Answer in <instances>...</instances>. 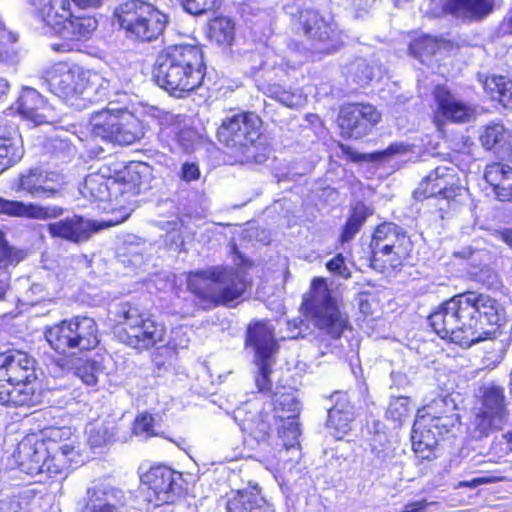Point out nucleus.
<instances>
[{
  "instance_id": "nucleus-1",
  "label": "nucleus",
  "mask_w": 512,
  "mask_h": 512,
  "mask_svg": "<svg viewBox=\"0 0 512 512\" xmlns=\"http://www.w3.org/2000/svg\"><path fill=\"white\" fill-rule=\"evenodd\" d=\"M347 322H253L247 326L245 346L255 353L254 363L257 367L255 384L259 392H270L272 368L276 363L279 342L286 339L305 338L312 329L329 334L332 338L340 337Z\"/></svg>"
},
{
  "instance_id": "nucleus-2",
  "label": "nucleus",
  "mask_w": 512,
  "mask_h": 512,
  "mask_svg": "<svg viewBox=\"0 0 512 512\" xmlns=\"http://www.w3.org/2000/svg\"><path fill=\"white\" fill-rule=\"evenodd\" d=\"M72 3L81 10L98 9L102 0H30L31 13L50 36L61 40L51 45L55 52H71L90 40L98 28L91 14H76Z\"/></svg>"
},
{
  "instance_id": "nucleus-3",
  "label": "nucleus",
  "mask_w": 512,
  "mask_h": 512,
  "mask_svg": "<svg viewBox=\"0 0 512 512\" xmlns=\"http://www.w3.org/2000/svg\"><path fill=\"white\" fill-rule=\"evenodd\" d=\"M207 73L204 53L196 44H170L156 55L152 77L170 96L185 99L196 93Z\"/></svg>"
},
{
  "instance_id": "nucleus-4",
  "label": "nucleus",
  "mask_w": 512,
  "mask_h": 512,
  "mask_svg": "<svg viewBox=\"0 0 512 512\" xmlns=\"http://www.w3.org/2000/svg\"><path fill=\"white\" fill-rule=\"evenodd\" d=\"M150 166L142 161H130L112 176L89 174L84 179V196L108 212L127 211L149 173Z\"/></svg>"
},
{
  "instance_id": "nucleus-5",
  "label": "nucleus",
  "mask_w": 512,
  "mask_h": 512,
  "mask_svg": "<svg viewBox=\"0 0 512 512\" xmlns=\"http://www.w3.org/2000/svg\"><path fill=\"white\" fill-rule=\"evenodd\" d=\"M36 361L26 352L0 353V404L34 406L41 401Z\"/></svg>"
},
{
  "instance_id": "nucleus-6",
  "label": "nucleus",
  "mask_w": 512,
  "mask_h": 512,
  "mask_svg": "<svg viewBox=\"0 0 512 512\" xmlns=\"http://www.w3.org/2000/svg\"><path fill=\"white\" fill-rule=\"evenodd\" d=\"M215 136L221 146L239 157L241 164L254 159L253 150L266 142L263 119L251 110L226 115L216 128Z\"/></svg>"
},
{
  "instance_id": "nucleus-7",
  "label": "nucleus",
  "mask_w": 512,
  "mask_h": 512,
  "mask_svg": "<svg viewBox=\"0 0 512 512\" xmlns=\"http://www.w3.org/2000/svg\"><path fill=\"white\" fill-rule=\"evenodd\" d=\"M294 34L303 37L313 53L329 55L343 45V32L333 17L314 7H300L290 16Z\"/></svg>"
},
{
  "instance_id": "nucleus-8",
  "label": "nucleus",
  "mask_w": 512,
  "mask_h": 512,
  "mask_svg": "<svg viewBox=\"0 0 512 512\" xmlns=\"http://www.w3.org/2000/svg\"><path fill=\"white\" fill-rule=\"evenodd\" d=\"M413 242L407 232L392 222H383L371 234L370 266L380 272L400 270L411 258Z\"/></svg>"
},
{
  "instance_id": "nucleus-9",
  "label": "nucleus",
  "mask_w": 512,
  "mask_h": 512,
  "mask_svg": "<svg viewBox=\"0 0 512 512\" xmlns=\"http://www.w3.org/2000/svg\"><path fill=\"white\" fill-rule=\"evenodd\" d=\"M114 17L129 37L150 42L161 36L168 23V17L147 0H126L120 3Z\"/></svg>"
},
{
  "instance_id": "nucleus-10",
  "label": "nucleus",
  "mask_w": 512,
  "mask_h": 512,
  "mask_svg": "<svg viewBox=\"0 0 512 512\" xmlns=\"http://www.w3.org/2000/svg\"><path fill=\"white\" fill-rule=\"evenodd\" d=\"M475 397L478 406L475 408L472 425L477 437H487L502 430L510 414V400L505 387L495 381H487L479 386Z\"/></svg>"
},
{
  "instance_id": "nucleus-11",
  "label": "nucleus",
  "mask_w": 512,
  "mask_h": 512,
  "mask_svg": "<svg viewBox=\"0 0 512 512\" xmlns=\"http://www.w3.org/2000/svg\"><path fill=\"white\" fill-rule=\"evenodd\" d=\"M89 125L93 136L124 146L138 141L144 130L142 121L126 109L106 108L94 112L89 119Z\"/></svg>"
},
{
  "instance_id": "nucleus-12",
  "label": "nucleus",
  "mask_w": 512,
  "mask_h": 512,
  "mask_svg": "<svg viewBox=\"0 0 512 512\" xmlns=\"http://www.w3.org/2000/svg\"><path fill=\"white\" fill-rule=\"evenodd\" d=\"M467 192L468 189L461 184L457 171L452 167L440 165L421 179L412 197L417 202L429 199L444 201L449 208H455L462 204Z\"/></svg>"
},
{
  "instance_id": "nucleus-13",
  "label": "nucleus",
  "mask_w": 512,
  "mask_h": 512,
  "mask_svg": "<svg viewBox=\"0 0 512 512\" xmlns=\"http://www.w3.org/2000/svg\"><path fill=\"white\" fill-rule=\"evenodd\" d=\"M343 303L325 277H314L302 296L300 313L305 320H342Z\"/></svg>"
},
{
  "instance_id": "nucleus-14",
  "label": "nucleus",
  "mask_w": 512,
  "mask_h": 512,
  "mask_svg": "<svg viewBox=\"0 0 512 512\" xmlns=\"http://www.w3.org/2000/svg\"><path fill=\"white\" fill-rule=\"evenodd\" d=\"M45 338L60 353L71 348L89 350L99 343L95 322H58L46 330Z\"/></svg>"
},
{
  "instance_id": "nucleus-15",
  "label": "nucleus",
  "mask_w": 512,
  "mask_h": 512,
  "mask_svg": "<svg viewBox=\"0 0 512 512\" xmlns=\"http://www.w3.org/2000/svg\"><path fill=\"white\" fill-rule=\"evenodd\" d=\"M381 113L370 104L352 102L343 104L337 115V126L345 139H362L381 121Z\"/></svg>"
},
{
  "instance_id": "nucleus-16",
  "label": "nucleus",
  "mask_w": 512,
  "mask_h": 512,
  "mask_svg": "<svg viewBox=\"0 0 512 512\" xmlns=\"http://www.w3.org/2000/svg\"><path fill=\"white\" fill-rule=\"evenodd\" d=\"M88 74L78 65L57 62L45 72V80L53 94L65 102H72L86 89Z\"/></svg>"
},
{
  "instance_id": "nucleus-17",
  "label": "nucleus",
  "mask_w": 512,
  "mask_h": 512,
  "mask_svg": "<svg viewBox=\"0 0 512 512\" xmlns=\"http://www.w3.org/2000/svg\"><path fill=\"white\" fill-rule=\"evenodd\" d=\"M431 94L435 104L432 122L438 128H441L446 123L464 124L474 117V108L456 97L446 85H435Z\"/></svg>"
},
{
  "instance_id": "nucleus-18",
  "label": "nucleus",
  "mask_w": 512,
  "mask_h": 512,
  "mask_svg": "<svg viewBox=\"0 0 512 512\" xmlns=\"http://www.w3.org/2000/svg\"><path fill=\"white\" fill-rule=\"evenodd\" d=\"M141 479L152 491L157 506L173 504L182 495V475L169 467H151Z\"/></svg>"
},
{
  "instance_id": "nucleus-19",
  "label": "nucleus",
  "mask_w": 512,
  "mask_h": 512,
  "mask_svg": "<svg viewBox=\"0 0 512 512\" xmlns=\"http://www.w3.org/2000/svg\"><path fill=\"white\" fill-rule=\"evenodd\" d=\"M113 330L120 341L139 350L154 346L165 334L163 322H118Z\"/></svg>"
},
{
  "instance_id": "nucleus-20",
  "label": "nucleus",
  "mask_w": 512,
  "mask_h": 512,
  "mask_svg": "<svg viewBox=\"0 0 512 512\" xmlns=\"http://www.w3.org/2000/svg\"><path fill=\"white\" fill-rule=\"evenodd\" d=\"M112 225V222L88 221L80 215H73L49 223L47 231L52 238H59L72 243H81L87 241L95 232Z\"/></svg>"
},
{
  "instance_id": "nucleus-21",
  "label": "nucleus",
  "mask_w": 512,
  "mask_h": 512,
  "mask_svg": "<svg viewBox=\"0 0 512 512\" xmlns=\"http://www.w3.org/2000/svg\"><path fill=\"white\" fill-rule=\"evenodd\" d=\"M13 112L5 111L0 117V174L20 161L24 155V146L19 126L9 119Z\"/></svg>"
},
{
  "instance_id": "nucleus-22",
  "label": "nucleus",
  "mask_w": 512,
  "mask_h": 512,
  "mask_svg": "<svg viewBox=\"0 0 512 512\" xmlns=\"http://www.w3.org/2000/svg\"><path fill=\"white\" fill-rule=\"evenodd\" d=\"M443 15L467 23L481 22L496 9V0H439Z\"/></svg>"
},
{
  "instance_id": "nucleus-23",
  "label": "nucleus",
  "mask_w": 512,
  "mask_h": 512,
  "mask_svg": "<svg viewBox=\"0 0 512 512\" xmlns=\"http://www.w3.org/2000/svg\"><path fill=\"white\" fill-rule=\"evenodd\" d=\"M475 292L454 295L431 311L427 320H473L476 318Z\"/></svg>"
},
{
  "instance_id": "nucleus-24",
  "label": "nucleus",
  "mask_w": 512,
  "mask_h": 512,
  "mask_svg": "<svg viewBox=\"0 0 512 512\" xmlns=\"http://www.w3.org/2000/svg\"><path fill=\"white\" fill-rule=\"evenodd\" d=\"M219 266L189 272L186 278L187 289L199 299L204 309L215 308Z\"/></svg>"
},
{
  "instance_id": "nucleus-25",
  "label": "nucleus",
  "mask_w": 512,
  "mask_h": 512,
  "mask_svg": "<svg viewBox=\"0 0 512 512\" xmlns=\"http://www.w3.org/2000/svg\"><path fill=\"white\" fill-rule=\"evenodd\" d=\"M481 146L502 161H512V131L501 122H490L479 135Z\"/></svg>"
},
{
  "instance_id": "nucleus-26",
  "label": "nucleus",
  "mask_w": 512,
  "mask_h": 512,
  "mask_svg": "<svg viewBox=\"0 0 512 512\" xmlns=\"http://www.w3.org/2000/svg\"><path fill=\"white\" fill-rule=\"evenodd\" d=\"M248 284L241 271L220 265L215 307L229 305L240 298L245 293Z\"/></svg>"
},
{
  "instance_id": "nucleus-27",
  "label": "nucleus",
  "mask_w": 512,
  "mask_h": 512,
  "mask_svg": "<svg viewBox=\"0 0 512 512\" xmlns=\"http://www.w3.org/2000/svg\"><path fill=\"white\" fill-rule=\"evenodd\" d=\"M48 448L43 441L33 436L25 437L17 446L14 457L19 468L29 474H40L45 464Z\"/></svg>"
},
{
  "instance_id": "nucleus-28",
  "label": "nucleus",
  "mask_w": 512,
  "mask_h": 512,
  "mask_svg": "<svg viewBox=\"0 0 512 512\" xmlns=\"http://www.w3.org/2000/svg\"><path fill=\"white\" fill-rule=\"evenodd\" d=\"M60 206H42L33 202L8 200L0 197V214L9 217L47 220L57 218L63 214Z\"/></svg>"
},
{
  "instance_id": "nucleus-29",
  "label": "nucleus",
  "mask_w": 512,
  "mask_h": 512,
  "mask_svg": "<svg viewBox=\"0 0 512 512\" xmlns=\"http://www.w3.org/2000/svg\"><path fill=\"white\" fill-rule=\"evenodd\" d=\"M483 178L498 201L512 202V167L493 161L485 166Z\"/></svg>"
},
{
  "instance_id": "nucleus-30",
  "label": "nucleus",
  "mask_w": 512,
  "mask_h": 512,
  "mask_svg": "<svg viewBox=\"0 0 512 512\" xmlns=\"http://www.w3.org/2000/svg\"><path fill=\"white\" fill-rule=\"evenodd\" d=\"M88 501L80 512H127L122 491L113 487L87 490Z\"/></svg>"
},
{
  "instance_id": "nucleus-31",
  "label": "nucleus",
  "mask_w": 512,
  "mask_h": 512,
  "mask_svg": "<svg viewBox=\"0 0 512 512\" xmlns=\"http://www.w3.org/2000/svg\"><path fill=\"white\" fill-rule=\"evenodd\" d=\"M48 110L47 100L35 89L24 88L17 101L16 111L25 120L36 125L47 122L46 111Z\"/></svg>"
},
{
  "instance_id": "nucleus-32",
  "label": "nucleus",
  "mask_w": 512,
  "mask_h": 512,
  "mask_svg": "<svg viewBox=\"0 0 512 512\" xmlns=\"http://www.w3.org/2000/svg\"><path fill=\"white\" fill-rule=\"evenodd\" d=\"M337 147L340 149L342 156L351 163L361 162H375L384 159H388L395 155H403L413 151V145L403 142H392L387 148L374 151L372 153H359L353 149L350 145L342 142L337 143Z\"/></svg>"
},
{
  "instance_id": "nucleus-33",
  "label": "nucleus",
  "mask_w": 512,
  "mask_h": 512,
  "mask_svg": "<svg viewBox=\"0 0 512 512\" xmlns=\"http://www.w3.org/2000/svg\"><path fill=\"white\" fill-rule=\"evenodd\" d=\"M227 512H269V505L259 493L258 487L233 492L226 502Z\"/></svg>"
},
{
  "instance_id": "nucleus-34",
  "label": "nucleus",
  "mask_w": 512,
  "mask_h": 512,
  "mask_svg": "<svg viewBox=\"0 0 512 512\" xmlns=\"http://www.w3.org/2000/svg\"><path fill=\"white\" fill-rule=\"evenodd\" d=\"M458 324L459 322H429V326L440 338L460 346L469 347L480 340V337L475 336L470 325Z\"/></svg>"
},
{
  "instance_id": "nucleus-35",
  "label": "nucleus",
  "mask_w": 512,
  "mask_h": 512,
  "mask_svg": "<svg viewBox=\"0 0 512 512\" xmlns=\"http://www.w3.org/2000/svg\"><path fill=\"white\" fill-rule=\"evenodd\" d=\"M426 416H418L412 429V446L413 450L420 454L424 459H429L432 455V450L437 445L436 433L429 427L426 428Z\"/></svg>"
},
{
  "instance_id": "nucleus-36",
  "label": "nucleus",
  "mask_w": 512,
  "mask_h": 512,
  "mask_svg": "<svg viewBox=\"0 0 512 512\" xmlns=\"http://www.w3.org/2000/svg\"><path fill=\"white\" fill-rule=\"evenodd\" d=\"M207 36L218 45L231 46L235 39V23L227 16H214L207 22Z\"/></svg>"
},
{
  "instance_id": "nucleus-37",
  "label": "nucleus",
  "mask_w": 512,
  "mask_h": 512,
  "mask_svg": "<svg viewBox=\"0 0 512 512\" xmlns=\"http://www.w3.org/2000/svg\"><path fill=\"white\" fill-rule=\"evenodd\" d=\"M371 214L369 208L361 201L355 203L350 210L345 224L342 227L339 241L347 243L360 231L361 227Z\"/></svg>"
},
{
  "instance_id": "nucleus-38",
  "label": "nucleus",
  "mask_w": 512,
  "mask_h": 512,
  "mask_svg": "<svg viewBox=\"0 0 512 512\" xmlns=\"http://www.w3.org/2000/svg\"><path fill=\"white\" fill-rule=\"evenodd\" d=\"M274 416L268 413H259L242 421L241 428L258 443L266 442L270 437L271 423Z\"/></svg>"
},
{
  "instance_id": "nucleus-39",
  "label": "nucleus",
  "mask_w": 512,
  "mask_h": 512,
  "mask_svg": "<svg viewBox=\"0 0 512 512\" xmlns=\"http://www.w3.org/2000/svg\"><path fill=\"white\" fill-rule=\"evenodd\" d=\"M75 374L86 385H95L98 381V376L104 370L102 357L98 354L86 359H78L75 366Z\"/></svg>"
},
{
  "instance_id": "nucleus-40",
  "label": "nucleus",
  "mask_w": 512,
  "mask_h": 512,
  "mask_svg": "<svg viewBox=\"0 0 512 512\" xmlns=\"http://www.w3.org/2000/svg\"><path fill=\"white\" fill-rule=\"evenodd\" d=\"M41 181V169H30L18 176L13 189L18 193H24L33 198H44Z\"/></svg>"
},
{
  "instance_id": "nucleus-41",
  "label": "nucleus",
  "mask_w": 512,
  "mask_h": 512,
  "mask_svg": "<svg viewBox=\"0 0 512 512\" xmlns=\"http://www.w3.org/2000/svg\"><path fill=\"white\" fill-rule=\"evenodd\" d=\"M438 49L439 43L437 38L428 34L412 38L408 45L409 55L421 62L434 56Z\"/></svg>"
},
{
  "instance_id": "nucleus-42",
  "label": "nucleus",
  "mask_w": 512,
  "mask_h": 512,
  "mask_svg": "<svg viewBox=\"0 0 512 512\" xmlns=\"http://www.w3.org/2000/svg\"><path fill=\"white\" fill-rule=\"evenodd\" d=\"M234 0H179L182 9L192 16L216 13Z\"/></svg>"
},
{
  "instance_id": "nucleus-43",
  "label": "nucleus",
  "mask_w": 512,
  "mask_h": 512,
  "mask_svg": "<svg viewBox=\"0 0 512 512\" xmlns=\"http://www.w3.org/2000/svg\"><path fill=\"white\" fill-rule=\"evenodd\" d=\"M476 318L485 320H499L504 315L503 306L494 298L486 294H476Z\"/></svg>"
},
{
  "instance_id": "nucleus-44",
  "label": "nucleus",
  "mask_w": 512,
  "mask_h": 512,
  "mask_svg": "<svg viewBox=\"0 0 512 512\" xmlns=\"http://www.w3.org/2000/svg\"><path fill=\"white\" fill-rule=\"evenodd\" d=\"M117 425L113 421L103 422L88 432V442L92 447H102L114 441Z\"/></svg>"
},
{
  "instance_id": "nucleus-45",
  "label": "nucleus",
  "mask_w": 512,
  "mask_h": 512,
  "mask_svg": "<svg viewBox=\"0 0 512 512\" xmlns=\"http://www.w3.org/2000/svg\"><path fill=\"white\" fill-rule=\"evenodd\" d=\"M355 414L346 411V413H339V410H329L327 427L332 430L334 437L341 438L347 434L352 428Z\"/></svg>"
},
{
  "instance_id": "nucleus-46",
  "label": "nucleus",
  "mask_w": 512,
  "mask_h": 512,
  "mask_svg": "<svg viewBox=\"0 0 512 512\" xmlns=\"http://www.w3.org/2000/svg\"><path fill=\"white\" fill-rule=\"evenodd\" d=\"M487 88L496 94L500 102H512V78L504 75H493L486 79Z\"/></svg>"
},
{
  "instance_id": "nucleus-47",
  "label": "nucleus",
  "mask_w": 512,
  "mask_h": 512,
  "mask_svg": "<svg viewBox=\"0 0 512 512\" xmlns=\"http://www.w3.org/2000/svg\"><path fill=\"white\" fill-rule=\"evenodd\" d=\"M41 186L44 199L57 197L65 184L63 174L41 169Z\"/></svg>"
},
{
  "instance_id": "nucleus-48",
  "label": "nucleus",
  "mask_w": 512,
  "mask_h": 512,
  "mask_svg": "<svg viewBox=\"0 0 512 512\" xmlns=\"http://www.w3.org/2000/svg\"><path fill=\"white\" fill-rule=\"evenodd\" d=\"M475 254L476 250L470 247L454 252L455 258L472 260V262L470 263L471 268L468 270V274L472 280H476L479 276L484 275L489 271V267L487 264L482 263L481 261L475 263L477 260L475 258Z\"/></svg>"
},
{
  "instance_id": "nucleus-49",
  "label": "nucleus",
  "mask_w": 512,
  "mask_h": 512,
  "mask_svg": "<svg viewBox=\"0 0 512 512\" xmlns=\"http://www.w3.org/2000/svg\"><path fill=\"white\" fill-rule=\"evenodd\" d=\"M279 438L282 439V446L288 450L295 448L299 445L298 438L300 435V428L294 420H288L282 426L279 432Z\"/></svg>"
},
{
  "instance_id": "nucleus-50",
  "label": "nucleus",
  "mask_w": 512,
  "mask_h": 512,
  "mask_svg": "<svg viewBox=\"0 0 512 512\" xmlns=\"http://www.w3.org/2000/svg\"><path fill=\"white\" fill-rule=\"evenodd\" d=\"M154 424L155 420L151 414L142 413L138 415L134 420L133 433L136 436H141L144 439L156 436L157 433L154 431Z\"/></svg>"
},
{
  "instance_id": "nucleus-51",
  "label": "nucleus",
  "mask_w": 512,
  "mask_h": 512,
  "mask_svg": "<svg viewBox=\"0 0 512 512\" xmlns=\"http://www.w3.org/2000/svg\"><path fill=\"white\" fill-rule=\"evenodd\" d=\"M262 393L272 396V401L275 409H281L282 411H288L292 413H296L299 409V403L292 393H272V389L270 390V392Z\"/></svg>"
},
{
  "instance_id": "nucleus-52",
  "label": "nucleus",
  "mask_w": 512,
  "mask_h": 512,
  "mask_svg": "<svg viewBox=\"0 0 512 512\" xmlns=\"http://www.w3.org/2000/svg\"><path fill=\"white\" fill-rule=\"evenodd\" d=\"M114 315L123 320L142 318V307L135 301H123L116 304Z\"/></svg>"
},
{
  "instance_id": "nucleus-53",
  "label": "nucleus",
  "mask_w": 512,
  "mask_h": 512,
  "mask_svg": "<svg viewBox=\"0 0 512 512\" xmlns=\"http://www.w3.org/2000/svg\"><path fill=\"white\" fill-rule=\"evenodd\" d=\"M326 268L329 272L337 274L343 278L350 277V271L346 266L345 257L342 253H337L333 258L326 262Z\"/></svg>"
},
{
  "instance_id": "nucleus-54",
  "label": "nucleus",
  "mask_w": 512,
  "mask_h": 512,
  "mask_svg": "<svg viewBox=\"0 0 512 512\" xmlns=\"http://www.w3.org/2000/svg\"><path fill=\"white\" fill-rule=\"evenodd\" d=\"M408 403V398L399 397L390 402L387 412L394 420L401 421L408 414Z\"/></svg>"
},
{
  "instance_id": "nucleus-55",
  "label": "nucleus",
  "mask_w": 512,
  "mask_h": 512,
  "mask_svg": "<svg viewBox=\"0 0 512 512\" xmlns=\"http://www.w3.org/2000/svg\"><path fill=\"white\" fill-rule=\"evenodd\" d=\"M179 177L186 183L197 181L201 177V170L196 162H184L181 166Z\"/></svg>"
},
{
  "instance_id": "nucleus-56",
  "label": "nucleus",
  "mask_w": 512,
  "mask_h": 512,
  "mask_svg": "<svg viewBox=\"0 0 512 512\" xmlns=\"http://www.w3.org/2000/svg\"><path fill=\"white\" fill-rule=\"evenodd\" d=\"M331 398L334 401V405L329 410H339V413H346V411L351 412V414H355L354 407L351 405L349 397L347 393L344 392H336Z\"/></svg>"
},
{
  "instance_id": "nucleus-57",
  "label": "nucleus",
  "mask_w": 512,
  "mask_h": 512,
  "mask_svg": "<svg viewBox=\"0 0 512 512\" xmlns=\"http://www.w3.org/2000/svg\"><path fill=\"white\" fill-rule=\"evenodd\" d=\"M425 416L427 419L426 425L429 422V427L436 429L439 435L443 432H448L449 427L452 425V420L448 417L432 416L430 413H427Z\"/></svg>"
},
{
  "instance_id": "nucleus-58",
  "label": "nucleus",
  "mask_w": 512,
  "mask_h": 512,
  "mask_svg": "<svg viewBox=\"0 0 512 512\" xmlns=\"http://www.w3.org/2000/svg\"><path fill=\"white\" fill-rule=\"evenodd\" d=\"M45 464L48 465L43 466L41 473L56 475L62 473L66 465V461L62 460L61 462H59L58 459H55V454H53L52 456H49L47 454L45 457Z\"/></svg>"
},
{
  "instance_id": "nucleus-59",
  "label": "nucleus",
  "mask_w": 512,
  "mask_h": 512,
  "mask_svg": "<svg viewBox=\"0 0 512 512\" xmlns=\"http://www.w3.org/2000/svg\"><path fill=\"white\" fill-rule=\"evenodd\" d=\"M357 305L364 317L369 316L372 313L370 294L367 292L359 293L357 295Z\"/></svg>"
},
{
  "instance_id": "nucleus-60",
  "label": "nucleus",
  "mask_w": 512,
  "mask_h": 512,
  "mask_svg": "<svg viewBox=\"0 0 512 512\" xmlns=\"http://www.w3.org/2000/svg\"><path fill=\"white\" fill-rule=\"evenodd\" d=\"M500 35H512V9L509 10L498 25Z\"/></svg>"
},
{
  "instance_id": "nucleus-61",
  "label": "nucleus",
  "mask_w": 512,
  "mask_h": 512,
  "mask_svg": "<svg viewBox=\"0 0 512 512\" xmlns=\"http://www.w3.org/2000/svg\"><path fill=\"white\" fill-rule=\"evenodd\" d=\"M427 500H418L407 503L401 512H426L429 505Z\"/></svg>"
},
{
  "instance_id": "nucleus-62",
  "label": "nucleus",
  "mask_w": 512,
  "mask_h": 512,
  "mask_svg": "<svg viewBox=\"0 0 512 512\" xmlns=\"http://www.w3.org/2000/svg\"><path fill=\"white\" fill-rule=\"evenodd\" d=\"M496 480H497L496 478H492V477H479V478H475L471 481H462L459 483V487L476 488L477 486H479L481 484L493 483Z\"/></svg>"
},
{
  "instance_id": "nucleus-63",
  "label": "nucleus",
  "mask_w": 512,
  "mask_h": 512,
  "mask_svg": "<svg viewBox=\"0 0 512 512\" xmlns=\"http://www.w3.org/2000/svg\"><path fill=\"white\" fill-rule=\"evenodd\" d=\"M164 353L165 354H172V351L170 349H168V348H163L162 351L161 350H157L153 354V362L158 367L159 370L162 367H165V365H166V361L164 359H162V356H163Z\"/></svg>"
},
{
  "instance_id": "nucleus-64",
  "label": "nucleus",
  "mask_w": 512,
  "mask_h": 512,
  "mask_svg": "<svg viewBox=\"0 0 512 512\" xmlns=\"http://www.w3.org/2000/svg\"><path fill=\"white\" fill-rule=\"evenodd\" d=\"M73 452V448L69 445H63L59 447V449L54 453L55 459H58L59 462L65 459Z\"/></svg>"
}]
</instances>
